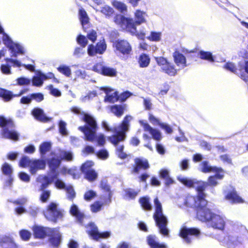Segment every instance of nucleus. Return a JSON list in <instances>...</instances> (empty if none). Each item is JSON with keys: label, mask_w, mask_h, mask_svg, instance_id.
Listing matches in <instances>:
<instances>
[{"label": "nucleus", "mask_w": 248, "mask_h": 248, "mask_svg": "<svg viewBox=\"0 0 248 248\" xmlns=\"http://www.w3.org/2000/svg\"><path fill=\"white\" fill-rule=\"evenodd\" d=\"M31 114L35 119L41 122H47L50 120V118L45 115L43 110L40 108H33L31 111Z\"/></svg>", "instance_id": "nucleus-22"}, {"label": "nucleus", "mask_w": 248, "mask_h": 248, "mask_svg": "<svg viewBox=\"0 0 248 248\" xmlns=\"http://www.w3.org/2000/svg\"><path fill=\"white\" fill-rule=\"evenodd\" d=\"M147 244L151 248H166V246L163 244H159L156 242L152 235H149L147 238Z\"/></svg>", "instance_id": "nucleus-33"}, {"label": "nucleus", "mask_w": 248, "mask_h": 248, "mask_svg": "<svg viewBox=\"0 0 248 248\" xmlns=\"http://www.w3.org/2000/svg\"><path fill=\"white\" fill-rule=\"evenodd\" d=\"M15 97L12 92L3 88H0V97H1L4 101L8 102Z\"/></svg>", "instance_id": "nucleus-29"}, {"label": "nucleus", "mask_w": 248, "mask_h": 248, "mask_svg": "<svg viewBox=\"0 0 248 248\" xmlns=\"http://www.w3.org/2000/svg\"><path fill=\"white\" fill-rule=\"evenodd\" d=\"M112 90L108 88H105L104 91L107 93L106 95L104 101L105 102H108L111 103H114L115 102H117L119 100V96L118 92L115 91L113 93L111 94H108V93L110 92Z\"/></svg>", "instance_id": "nucleus-26"}, {"label": "nucleus", "mask_w": 248, "mask_h": 248, "mask_svg": "<svg viewBox=\"0 0 248 248\" xmlns=\"http://www.w3.org/2000/svg\"><path fill=\"white\" fill-rule=\"evenodd\" d=\"M86 228L87 233L94 240L98 241L100 239H106L110 236L109 232L106 231L99 232L97 226L94 222H91L87 224Z\"/></svg>", "instance_id": "nucleus-7"}, {"label": "nucleus", "mask_w": 248, "mask_h": 248, "mask_svg": "<svg viewBox=\"0 0 248 248\" xmlns=\"http://www.w3.org/2000/svg\"><path fill=\"white\" fill-rule=\"evenodd\" d=\"M2 173L7 176L12 175L13 170L11 166L7 163H4L1 167Z\"/></svg>", "instance_id": "nucleus-46"}, {"label": "nucleus", "mask_w": 248, "mask_h": 248, "mask_svg": "<svg viewBox=\"0 0 248 248\" xmlns=\"http://www.w3.org/2000/svg\"><path fill=\"white\" fill-rule=\"evenodd\" d=\"M44 167L45 163L43 161L40 160L32 161L31 171L33 173L36 170L43 169Z\"/></svg>", "instance_id": "nucleus-37"}, {"label": "nucleus", "mask_w": 248, "mask_h": 248, "mask_svg": "<svg viewBox=\"0 0 248 248\" xmlns=\"http://www.w3.org/2000/svg\"><path fill=\"white\" fill-rule=\"evenodd\" d=\"M141 125L143 126L144 130L148 131L152 135V138L156 141H160L162 139V136L160 132L155 128L152 127L147 123L143 122H140Z\"/></svg>", "instance_id": "nucleus-19"}, {"label": "nucleus", "mask_w": 248, "mask_h": 248, "mask_svg": "<svg viewBox=\"0 0 248 248\" xmlns=\"http://www.w3.org/2000/svg\"><path fill=\"white\" fill-rule=\"evenodd\" d=\"M103 203L99 201H96L91 205V210L93 213H96L101 210Z\"/></svg>", "instance_id": "nucleus-54"}, {"label": "nucleus", "mask_w": 248, "mask_h": 248, "mask_svg": "<svg viewBox=\"0 0 248 248\" xmlns=\"http://www.w3.org/2000/svg\"><path fill=\"white\" fill-rule=\"evenodd\" d=\"M237 67L238 71L240 72L244 71L246 74H248V60L245 61L244 62L241 61L238 62Z\"/></svg>", "instance_id": "nucleus-53"}, {"label": "nucleus", "mask_w": 248, "mask_h": 248, "mask_svg": "<svg viewBox=\"0 0 248 248\" xmlns=\"http://www.w3.org/2000/svg\"><path fill=\"white\" fill-rule=\"evenodd\" d=\"M60 157L62 160L67 162L72 161L73 160V153L70 151L62 150L60 152Z\"/></svg>", "instance_id": "nucleus-38"}, {"label": "nucleus", "mask_w": 248, "mask_h": 248, "mask_svg": "<svg viewBox=\"0 0 248 248\" xmlns=\"http://www.w3.org/2000/svg\"><path fill=\"white\" fill-rule=\"evenodd\" d=\"M51 148V144L49 142H43L40 145L39 152L42 155H45Z\"/></svg>", "instance_id": "nucleus-43"}, {"label": "nucleus", "mask_w": 248, "mask_h": 248, "mask_svg": "<svg viewBox=\"0 0 248 248\" xmlns=\"http://www.w3.org/2000/svg\"><path fill=\"white\" fill-rule=\"evenodd\" d=\"M12 52V57H16L17 54H24V51L21 46L17 44H12L9 46Z\"/></svg>", "instance_id": "nucleus-32"}, {"label": "nucleus", "mask_w": 248, "mask_h": 248, "mask_svg": "<svg viewBox=\"0 0 248 248\" xmlns=\"http://www.w3.org/2000/svg\"><path fill=\"white\" fill-rule=\"evenodd\" d=\"M200 234V230L196 228H187L184 227L180 229L179 235L183 238L187 243L189 244L191 242L189 236L198 237Z\"/></svg>", "instance_id": "nucleus-10"}, {"label": "nucleus", "mask_w": 248, "mask_h": 248, "mask_svg": "<svg viewBox=\"0 0 248 248\" xmlns=\"http://www.w3.org/2000/svg\"><path fill=\"white\" fill-rule=\"evenodd\" d=\"M48 235L49 236L48 241L51 246L53 248H58L62 240V234L59 230L56 228H51Z\"/></svg>", "instance_id": "nucleus-14"}, {"label": "nucleus", "mask_w": 248, "mask_h": 248, "mask_svg": "<svg viewBox=\"0 0 248 248\" xmlns=\"http://www.w3.org/2000/svg\"><path fill=\"white\" fill-rule=\"evenodd\" d=\"M196 217L202 222L208 223L214 213L208 207V202H199L195 207Z\"/></svg>", "instance_id": "nucleus-4"}, {"label": "nucleus", "mask_w": 248, "mask_h": 248, "mask_svg": "<svg viewBox=\"0 0 248 248\" xmlns=\"http://www.w3.org/2000/svg\"><path fill=\"white\" fill-rule=\"evenodd\" d=\"M138 62L140 67H146L150 64V58L147 54L142 53L140 55Z\"/></svg>", "instance_id": "nucleus-28"}, {"label": "nucleus", "mask_w": 248, "mask_h": 248, "mask_svg": "<svg viewBox=\"0 0 248 248\" xmlns=\"http://www.w3.org/2000/svg\"><path fill=\"white\" fill-rule=\"evenodd\" d=\"M95 140L97 141L98 144L100 146H103L106 142L105 137L103 134H100L98 136L96 135V138L94 141Z\"/></svg>", "instance_id": "nucleus-63"}, {"label": "nucleus", "mask_w": 248, "mask_h": 248, "mask_svg": "<svg viewBox=\"0 0 248 248\" xmlns=\"http://www.w3.org/2000/svg\"><path fill=\"white\" fill-rule=\"evenodd\" d=\"M51 228L34 225L32 227L33 235L35 239H43L46 238L50 231Z\"/></svg>", "instance_id": "nucleus-15"}, {"label": "nucleus", "mask_w": 248, "mask_h": 248, "mask_svg": "<svg viewBox=\"0 0 248 248\" xmlns=\"http://www.w3.org/2000/svg\"><path fill=\"white\" fill-rule=\"evenodd\" d=\"M107 49V45L105 40L97 42L95 46L90 44L88 46L87 53L90 56H94L97 54H102Z\"/></svg>", "instance_id": "nucleus-11"}, {"label": "nucleus", "mask_w": 248, "mask_h": 248, "mask_svg": "<svg viewBox=\"0 0 248 248\" xmlns=\"http://www.w3.org/2000/svg\"><path fill=\"white\" fill-rule=\"evenodd\" d=\"M78 15L83 30L84 32H87L88 27H85V26L89 24L90 19L86 11L83 8H80L78 10Z\"/></svg>", "instance_id": "nucleus-23"}, {"label": "nucleus", "mask_w": 248, "mask_h": 248, "mask_svg": "<svg viewBox=\"0 0 248 248\" xmlns=\"http://www.w3.org/2000/svg\"><path fill=\"white\" fill-rule=\"evenodd\" d=\"M143 14V12L139 10H137L135 14L136 21L132 18L126 17L123 15L117 14L114 17V22L122 29L129 32L132 35H135L137 32L136 26L145 22Z\"/></svg>", "instance_id": "nucleus-1"}, {"label": "nucleus", "mask_w": 248, "mask_h": 248, "mask_svg": "<svg viewBox=\"0 0 248 248\" xmlns=\"http://www.w3.org/2000/svg\"><path fill=\"white\" fill-rule=\"evenodd\" d=\"M77 43L82 47L84 48L87 45L88 41L87 37L83 35H78L76 39Z\"/></svg>", "instance_id": "nucleus-48"}, {"label": "nucleus", "mask_w": 248, "mask_h": 248, "mask_svg": "<svg viewBox=\"0 0 248 248\" xmlns=\"http://www.w3.org/2000/svg\"><path fill=\"white\" fill-rule=\"evenodd\" d=\"M82 121L85 124L80 126L78 129L82 132L85 136V140L90 142H93L96 138V132L98 129V125L95 118L91 115L83 113Z\"/></svg>", "instance_id": "nucleus-2"}, {"label": "nucleus", "mask_w": 248, "mask_h": 248, "mask_svg": "<svg viewBox=\"0 0 248 248\" xmlns=\"http://www.w3.org/2000/svg\"><path fill=\"white\" fill-rule=\"evenodd\" d=\"M124 146L123 145L119 146L116 149L117 154L118 156L121 159H125L127 157L126 153L123 152Z\"/></svg>", "instance_id": "nucleus-57"}, {"label": "nucleus", "mask_w": 248, "mask_h": 248, "mask_svg": "<svg viewBox=\"0 0 248 248\" xmlns=\"http://www.w3.org/2000/svg\"><path fill=\"white\" fill-rule=\"evenodd\" d=\"M139 202L142 208L146 211H151L152 206L150 202L149 198L146 196L142 197L139 199Z\"/></svg>", "instance_id": "nucleus-31"}, {"label": "nucleus", "mask_w": 248, "mask_h": 248, "mask_svg": "<svg viewBox=\"0 0 248 248\" xmlns=\"http://www.w3.org/2000/svg\"><path fill=\"white\" fill-rule=\"evenodd\" d=\"M0 68L3 74L10 75L11 74V66L8 64H2L0 65Z\"/></svg>", "instance_id": "nucleus-61"}, {"label": "nucleus", "mask_w": 248, "mask_h": 248, "mask_svg": "<svg viewBox=\"0 0 248 248\" xmlns=\"http://www.w3.org/2000/svg\"><path fill=\"white\" fill-rule=\"evenodd\" d=\"M215 174L208 177L206 184L207 186H216L217 185V180H221L224 177V170L223 172H215Z\"/></svg>", "instance_id": "nucleus-20"}, {"label": "nucleus", "mask_w": 248, "mask_h": 248, "mask_svg": "<svg viewBox=\"0 0 248 248\" xmlns=\"http://www.w3.org/2000/svg\"><path fill=\"white\" fill-rule=\"evenodd\" d=\"M138 194V191L132 188H126L124 190V196L126 198L130 200H134L136 198Z\"/></svg>", "instance_id": "nucleus-41"}, {"label": "nucleus", "mask_w": 248, "mask_h": 248, "mask_svg": "<svg viewBox=\"0 0 248 248\" xmlns=\"http://www.w3.org/2000/svg\"><path fill=\"white\" fill-rule=\"evenodd\" d=\"M31 96L32 99L35 100L37 102H40L44 99V95L41 93H31Z\"/></svg>", "instance_id": "nucleus-60"}, {"label": "nucleus", "mask_w": 248, "mask_h": 248, "mask_svg": "<svg viewBox=\"0 0 248 248\" xmlns=\"http://www.w3.org/2000/svg\"><path fill=\"white\" fill-rule=\"evenodd\" d=\"M129 117H130L128 115H126L124 117L120 125L121 130L119 131L123 132L124 133V134L125 135L126 132L128 131L129 128Z\"/></svg>", "instance_id": "nucleus-40"}, {"label": "nucleus", "mask_w": 248, "mask_h": 248, "mask_svg": "<svg viewBox=\"0 0 248 248\" xmlns=\"http://www.w3.org/2000/svg\"><path fill=\"white\" fill-rule=\"evenodd\" d=\"M14 126V123L11 119H6L3 116H0V127L3 128L1 135L4 138L15 141L19 140L18 134L16 131H9L6 127L13 128Z\"/></svg>", "instance_id": "nucleus-5"}, {"label": "nucleus", "mask_w": 248, "mask_h": 248, "mask_svg": "<svg viewBox=\"0 0 248 248\" xmlns=\"http://www.w3.org/2000/svg\"><path fill=\"white\" fill-rule=\"evenodd\" d=\"M19 235L21 239L25 241L29 240L31 236V232L28 230L25 229L21 230L19 231Z\"/></svg>", "instance_id": "nucleus-51"}, {"label": "nucleus", "mask_w": 248, "mask_h": 248, "mask_svg": "<svg viewBox=\"0 0 248 248\" xmlns=\"http://www.w3.org/2000/svg\"><path fill=\"white\" fill-rule=\"evenodd\" d=\"M97 155L99 158L106 159L108 157V154L106 150L102 149L97 152Z\"/></svg>", "instance_id": "nucleus-64"}, {"label": "nucleus", "mask_w": 248, "mask_h": 248, "mask_svg": "<svg viewBox=\"0 0 248 248\" xmlns=\"http://www.w3.org/2000/svg\"><path fill=\"white\" fill-rule=\"evenodd\" d=\"M126 135L123 132H117L116 134L113 135L108 138L109 141L115 146L118 145L121 141L124 140Z\"/></svg>", "instance_id": "nucleus-24"}, {"label": "nucleus", "mask_w": 248, "mask_h": 248, "mask_svg": "<svg viewBox=\"0 0 248 248\" xmlns=\"http://www.w3.org/2000/svg\"><path fill=\"white\" fill-rule=\"evenodd\" d=\"M195 184L197 185L195 189L197 192V198L198 202L204 201H206L207 200L205 199L206 195L204 192L205 188L208 186L206 182L203 181H197L195 182Z\"/></svg>", "instance_id": "nucleus-18"}, {"label": "nucleus", "mask_w": 248, "mask_h": 248, "mask_svg": "<svg viewBox=\"0 0 248 248\" xmlns=\"http://www.w3.org/2000/svg\"><path fill=\"white\" fill-rule=\"evenodd\" d=\"M96 196V193L92 190L87 191L84 195V199L87 201H91Z\"/></svg>", "instance_id": "nucleus-58"}, {"label": "nucleus", "mask_w": 248, "mask_h": 248, "mask_svg": "<svg viewBox=\"0 0 248 248\" xmlns=\"http://www.w3.org/2000/svg\"><path fill=\"white\" fill-rule=\"evenodd\" d=\"M208 223L213 228L221 231L224 230L226 224L224 217L215 213Z\"/></svg>", "instance_id": "nucleus-13"}, {"label": "nucleus", "mask_w": 248, "mask_h": 248, "mask_svg": "<svg viewBox=\"0 0 248 248\" xmlns=\"http://www.w3.org/2000/svg\"><path fill=\"white\" fill-rule=\"evenodd\" d=\"M180 181L186 187L189 188L194 187L195 182L192 180L183 178L180 180Z\"/></svg>", "instance_id": "nucleus-56"}, {"label": "nucleus", "mask_w": 248, "mask_h": 248, "mask_svg": "<svg viewBox=\"0 0 248 248\" xmlns=\"http://www.w3.org/2000/svg\"><path fill=\"white\" fill-rule=\"evenodd\" d=\"M114 51L121 54L123 57L127 59L132 54V48L130 44L125 40H116L112 45Z\"/></svg>", "instance_id": "nucleus-6"}, {"label": "nucleus", "mask_w": 248, "mask_h": 248, "mask_svg": "<svg viewBox=\"0 0 248 248\" xmlns=\"http://www.w3.org/2000/svg\"><path fill=\"white\" fill-rule=\"evenodd\" d=\"M43 179L45 182L41 185L39 189L40 191L46 190L45 189L48 186L52 183V180L47 176H44Z\"/></svg>", "instance_id": "nucleus-55"}, {"label": "nucleus", "mask_w": 248, "mask_h": 248, "mask_svg": "<svg viewBox=\"0 0 248 248\" xmlns=\"http://www.w3.org/2000/svg\"><path fill=\"white\" fill-rule=\"evenodd\" d=\"M198 55L199 58L202 60L211 62H215L214 57L211 52L201 50L199 51Z\"/></svg>", "instance_id": "nucleus-30"}, {"label": "nucleus", "mask_w": 248, "mask_h": 248, "mask_svg": "<svg viewBox=\"0 0 248 248\" xmlns=\"http://www.w3.org/2000/svg\"><path fill=\"white\" fill-rule=\"evenodd\" d=\"M43 73H40L38 76H34L32 78V85L34 86L40 87L43 84L45 79L43 77Z\"/></svg>", "instance_id": "nucleus-39"}, {"label": "nucleus", "mask_w": 248, "mask_h": 248, "mask_svg": "<svg viewBox=\"0 0 248 248\" xmlns=\"http://www.w3.org/2000/svg\"><path fill=\"white\" fill-rule=\"evenodd\" d=\"M224 199L229 201L232 204H239L244 202V200L238 195L235 188L228 191Z\"/></svg>", "instance_id": "nucleus-17"}, {"label": "nucleus", "mask_w": 248, "mask_h": 248, "mask_svg": "<svg viewBox=\"0 0 248 248\" xmlns=\"http://www.w3.org/2000/svg\"><path fill=\"white\" fill-rule=\"evenodd\" d=\"M93 165L92 161H87L80 167V170L84 174V178L90 182L94 181L98 176L97 173L92 168Z\"/></svg>", "instance_id": "nucleus-9"}, {"label": "nucleus", "mask_w": 248, "mask_h": 248, "mask_svg": "<svg viewBox=\"0 0 248 248\" xmlns=\"http://www.w3.org/2000/svg\"><path fill=\"white\" fill-rule=\"evenodd\" d=\"M225 70L235 74H238V67H237L234 63L231 62H226L223 66Z\"/></svg>", "instance_id": "nucleus-34"}, {"label": "nucleus", "mask_w": 248, "mask_h": 248, "mask_svg": "<svg viewBox=\"0 0 248 248\" xmlns=\"http://www.w3.org/2000/svg\"><path fill=\"white\" fill-rule=\"evenodd\" d=\"M86 32L87 33V38L93 43H94L96 41L97 37V33L96 31L93 29L91 30H88V31Z\"/></svg>", "instance_id": "nucleus-52"}, {"label": "nucleus", "mask_w": 248, "mask_h": 248, "mask_svg": "<svg viewBox=\"0 0 248 248\" xmlns=\"http://www.w3.org/2000/svg\"><path fill=\"white\" fill-rule=\"evenodd\" d=\"M58 71L67 77H69L71 75V70L69 66L65 65H61L57 68Z\"/></svg>", "instance_id": "nucleus-47"}, {"label": "nucleus", "mask_w": 248, "mask_h": 248, "mask_svg": "<svg viewBox=\"0 0 248 248\" xmlns=\"http://www.w3.org/2000/svg\"><path fill=\"white\" fill-rule=\"evenodd\" d=\"M17 84L20 86L28 85L31 83V80L29 78L20 77L16 79Z\"/></svg>", "instance_id": "nucleus-59"}, {"label": "nucleus", "mask_w": 248, "mask_h": 248, "mask_svg": "<svg viewBox=\"0 0 248 248\" xmlns=\"http://www.w3.org/2000/svg\"><path fill=\"white\" fill-rule=\"evenodd\" d=\"M172 56L174 62L177 66H181L183 67L187 66L186 57L179 51L175 50L173 53Z\"/></svg>", "instance_id": "nucleus-21"}, {"label": "nucleus", "mask_w": 248, "mask_h": 248, "mask_svg": "<svg viewBox=\"0 0 248 248\" xmlns=\"http://www.w3.org/2000/svg\"><path fill=\"white\" fill-rule=\"evenodd\" d=\"M149 168L150 165L147 159L136 157L134 159V164L132 166L131 173L138 174L140 170H146Z\"/></svg>", "instance_id": "nucleus-12"}, {"label": "nucleus", "mask_w": 248, "mask_h": 248, "mask_svg": "<svg viewBox=\"0 0 248 248\" xmlns=\"http://www.w3.org/2000/svg\"><path fill=\"white\" fill-rule=\"evenodd\" d=\"M201 171L203 173H208L210 172H223V169L220 167L216 166H210L208 165V163L206 161H203L202 163Z\"/></svg>", "instance_id": "nucleus-25"}, {"label": "nucleus", "mask_w": 248, "mask_h": 248, "mask_svg": "<svg viewBox=\"0 0 248 248\" xmlns=\"http://www.w3.org/2000/svg\"><path fill=\"white\" fill-rule=\"evenodd\" d=\"M32 160L27 156H23L19 161V166L21 168L31 167Z\"/></svg>", "instance_id": "nucleus-42"}, {"label": "nucleus", "mask_w": 248, "mask_h": 248, "mask_svg": "<svg viewBox=\"0 0 248 248\" xmlns=\"http://www.w3.org/2000/svg\"><path fill=\"white\" fill-rule=\"evenodd\" d=\"M100 12L107 17H109L113 15L114 12L113 8L110 6L105 5L101 8Z\"/></svg>", "instance_id": "nucleus-45"}, {"label": "nucleus", "mask_w": 248, "mask_h": 248, "mask_svg": "<svg viewBox=\"0 0 248 248\" xmlns=\"http://www.w3.org/2000/svg\"><path fill=\"white\" fill-rule=\"evenodd\" d=\"M125 105H114L110 108V110L117 117H121L125 109Z\"/></svg>", "instance_id": "nucleus-27"}, {"label": "nucleus", "mask_w": 248, "mask_h": 248, "mask_svg": "<svg viewBox=\"0 0 248 248\" xmlns=\"http://www.w3.org/2000/svg\"><path fill=\"white\" fill-rule=\"evenodd\" d=\"M42 191V192L40 195L39 200L43 203L46 202L50 197L51 191L49 190H46Z\"/></svg>", "instance_id": "nucleus-49"}, {"label": "nucleus", "mask_w": 248, "mask_h": 248, "mask_svg": "<svg viewBox=\"0 0 248 248\" xmlns=\"http://www.w3.org/2000/svg\"><path fill=\"white\" fill-rule=\"evenodd\" d=\"M157 64L161 66L162 71L170 76H175L177 73L174 65L169 62L167 59L163 57L155 58Z\"/></svg>", "instance_id": "nucleus-8"}, {"label": "nucleus", "mask_w": 248, "mask_h": 248, "mask_svg": "<svg viewBox=\"0 0 248 248\" xmlns=\"http://www.w3.org/2000/svg\"><path fill=\"white\" fill-rule=\"evenodd\" d=\"M102 75L109 77H115L117 75V71L115 68L104 66Z\"/></svg>", "instance_id": "nucleus-36"}, {"label": "nucleus", "mask_w": 248, "mask_h": 248, "mask_svg": "<svg viewBox=\"0 0 248 248\" xmlns=\"http://www.w3.org/2000/svg\"><path fill=\"white\" fill-rule=\"evenodd\" d=\"M61 163V159L56 157H52L48 161V166L53 171H55L56 169L60 166Z\"/></svg>", "instance_id": "nucleus-35"}, {"label": "nucleus", "mask_w": 248, "mask_h": 248, "mask_svg": "<svg viewBox=\"0 0 248 248\" xmlns=\"http://www.w3.org/2000/svg\"><path fill=\"white\" fill-rule=\"evenodd\" d=\"M161 36L160 32L151 31L147 39L151 41L158 42L161 40Z\"/></svg>", "instance_id": "nucleus-50"}, {"label": "nucleus", "mask_w": 248, "mask_h": 248, "mask_svg": "<svg viewBox=\"0 0 248 248\" xmlns=\"http://www.w3.org/2000/svg\"><path fill=\"white\" fill-rule=\"evenodd\" d=\"M46 216H50L52 219L56 220L58 218L62 217V214L57 209L56 203L51 202L46 207Z\"/></svg>", "instance_id": "nucleus-16"}, {"label": "nucleus", "mask_w": 248, "mask_h": 248, "mask_svg": "<svg viewBox=\"0 0 248 248\" xmlns=\"http://www.w3.org/2000/svg\"><path fill=\"white\" fill-rule=\"evenodd\" d=\"M149 121L154 125H158L160 126V124H162L159 121V120L155 117L152 113L149 114L148 117Z\"/></svg>", "instance_id": "nucleus-62"}, {"label": "nucleus", "mask_w": 248, "mask_h": 248, "mask_svg": "<svg viewBox=\"0 0 248 248\" xmlns=\"http://www.w3.org/2000/svg\"><path fill=\"white\" fill-rule=\"evenodd\" d=\"M112 5L121 13H124L127 11V6L124 2L119 1H114L112 2Z\"/></svg>", "instance_id": "nucleus-44"}, {"label": "nucleus", "mask_w": 248, "mask_h": 248, "mask_svg": "<svg viewBox=\"0 0 248 248\" xmlns=\"http://www.w3.org/2000/svg\"><path fill=\"white\" fill-rule=\"evenodd\" d=\"M155 211L153 214V218L155 221L156 225L159 229L160 232L165 236L169 234V230L167 228L168 220L167 217L163 214L162 205L157 197L154 200Z\"/></svg>", "instance_id": "nucleus-3"}]
</instances>
